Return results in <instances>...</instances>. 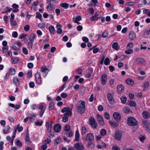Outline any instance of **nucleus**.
I'll return each mask as SVG.
<instances>
[{"instance_id":"60","label":"nucleus","mask_w":150,"mask_h":150,"mask_svg":"<svg viewBox=\"0 0 150 150\" xmlns=\"http://www.w3.org/2000/svg\"><path fill=\"white\" fill-rule=\"evenodd\" d=\"M47 146L46 143L45 144L43 145L41 147V148L43 150H45L47 148Z\"/></svg>"},{"instance_id":"17","label":"nucleus","mask_w":150,"mask_h":150,"mask_svg":"<svg viewBox=\"0 0 150 150\" xmlns=\"http://www.w3.org/2000/svg\"><path fill=\"white\" fill-rule=\"evenodd\" d=\"M57 32L58 34H61L62 32V30L61 29V25L60 24L58 23L57 25Z\"/></svg>"},{"instance_id":"40","label":"nucleus","mask_w":150,"mask_h":150,"mask_svg":"<svg viewBox=\"0 0 150 150\" xmlns=\"http://www.w3.org/2000/svg\"><path fill=\"white\" fill-rule=\"evenodd\" d=\"M110 124L111 125L114 127H117L118 126V124L115 122H110Z\"/></svg>"},{"instance_id":"11","label":"nucleus","mask_w":150,"mask_h":150,"mask_svg":"<svg viewBox=\"0 0 150 150\" xmlns=\"http://www.w3.org/2000/svg\"><path fill=\"white\" fill-rule=\"evenodd\" d=\"M122 132L120 131L116 132L115 136V138L117 140H120L122 137Z\"/></svg>"},{"instance_id":"26","label":"nucleus","mask_w":150,"mask_h":150,"mask_svg":"<svg viewBox=\"0 0 150 150\" xmlns=\"http://www.w3.org/2000/svg\"><path fill=\"white\" fill-rule=\"evenodd\" d=\"M126 83L132 85L134 83L133 81L131 79H128L126 81Z\"/></svg>"},{"instance_id":"58","label":"nucleus","mask_w":150,"mask_h":150,"mask_svg":"<svg viewBox=\"0 0 150 150\" xmlns=\"http://www.w3.org/2000/svg\"><path fill=\"white\" fill-rule=\"evenodd\" d=\"M23 52L24 54H28V51L26 48L25 47H23Z\"/></svg>"},{"instance_id":"31","label":"nucleus","mask_w":150,"mask_h":150,"mask_svg":"<svg viewBox=\"0 0 150 150\" xmlns=\"http://www.w3.org/2000/svg\"><path fill=\"white\" fill-rule=\"evenodd\" d=\"M100 17V15L95 16H94L91 18L92 21H97Z\"/></svg>"},{"instance_id":"8","label":"nucleus","mask_w":150,"mask_h":150,"mask_svg":"<svg viewBox=\"0 0 150 150\" xmlns=\"http://www.w3.org/2000/svg\"><path fill=\"white\" fill-rule=\"evenodd\" d=\"M136 63L142 65H145L146 64L145 61L143 59L140 58H137L135 59Z\"/></svg>"},{"instance_id":"38","label":"nucleus","mask_w":150,"mask_h":150,"mask_svg":"<svg viewBox=\"0 0 150 150\" xmlns=\"http://www.w3.org/2000/svg\"><path fill=\"white\" fill-rule=\"evenodd\" d=\"M101 135L103 136L105 135L106 134V131L105 129H103L100 131Z\"/></svg>"},{"instance_id":"46","label":"nucleus","mask_w":150,"mask_h":150,"mask_svg":"<svg viewBox=\"0 0 150 150\" xmlns=\"http://www.w3.org/2000/svg\"><path fill=\"white\" fill-rule=\"evenodd\" d=\"M28 45L30 49H32L33 45V42L29 41L28 43Z\"/></svg>"},{"instance_id":"39","label":"nucleus","mask_w":150,"mask_h":150,"mask_svg":"<svg viewBox=\"0 0 150 150\" xmlns=\"http://www.w3.org/2000/svg\"><path fill=\"white\" fill-rule=\"evenodd\" d=\"M43 123L42 121H40L38 120L35 123V124L37 126H41Z\"/></svg>"},{"instance_id":"51","label":"nucleus","mask_w":150,"mask_h":150,"mask_svg":"<svg viewBox=\"0 0 150 150\" xmlns=\"http://www.w3.org/2000/svg\"><path fill=\"white\" fill-rule=\"evenodd\" d=\"M9 71L12 75H14L15 73V70L13 68H10L9 70Z\"/></svg>"},{"instance_id":"5","label":"nucleus","mask_w":150,"mask_h":150,"mask_svg":"<svg viewBox=\"0 0 150 150\" xmlns=\"http://www.w3.org/2000/svg\"><path fill=\"white\" fill-rule=\"evenodd\" d=\"M94 136L93 134L89 133L86 135V138H83V140H86L87 141H93L94 139Z\"/></svg>"},{"instance_id":"61","label":"nucleus","mask_w":150,"mask_h":150,"mask_svg":"<svg viewBox=\"0 0 150 150\" xmlns=\"http://www.w3.org/2000/svg\"><path fill=\"white\" fill-rule=\"evenodd\" d=\"M70 126L69 125H66L65 127V128L64 129V130L66 131H69L70 129Z\"/></svg>"},{"instance_id":"59","label":"nucleus","mask_w":150,"mask_h":150,"mask_svg":"<svg viewBox=\"0 0 150 150\" xmlns=\"http://www.w3.org/2000/svg\"><path fill=\"white\" fill-rule=\"evenodd\" d=\"M16 144L18 146L20 147L22 146V143L20 140H18L16 142Z\"/></svg>"},{"instance_id":"54","label":"nucleus","mask_w":150,"mask_h":150,"mask_svg":"<svg viewBox=\"0 0 150 150\" xmlns=\"http://www.w3.org/2000/svg\"><path fill=\"white\" fill-rule=\"evenodd\" d=\"M38 108L39 109L41 110H45L46 109L45 107H44L42 104H40L39 105Z\"/></svg>"},{"instance_id":"14","label":"nucleus","mask_w":150,"mask_h":150,"mask_svg":"<svg viewBox=\"0 0 150 150\" xmlns=\"http://www.w3.org/2000/svg\"><path fill=\"white\" fill-rule=\"evenodd\" d=\"M101 81L102 84L104 85L106 82L107 80V76L105 74H103L101 77Z\"/></svg>"},{"instance_id":"30","label":"nucleus","mask_w":150,"mask_h":150,"mask_svg":"<svg viewBox=\"0 0 150 150\" xmlns=\"http://www.w3.org/2000/svg\"><path fill=\"white\" fill-rule=\"evenodd\" d=\"M60 6L64 8L65 9L68 8L69 6V4L67 3H63L60 4Z\"/></svg>"},{"instance_id":"13","label":"nucleus","mask_w":150,"mask_h":150,"mask_svg":"<svg viewBox=\"0 0 150 150\" xmlns=\"http://www.w3.org/2000/svg\"><path fill=\"white\" fill-rule=\"evenodd\" d=\"M61 129V125L59 124H57L54 126V130L56 132H58L60 131Z\"/></svg>"},{"instance_id":"22","label":"nucleus","mask_w":150,"mask_h":150,"mask_svg":"<svg viewBox=\"0 0 150 150\" xmlns=\"http://www.w3.org/2000/svg\"><path fill=\"white\" fill-rule=\"evenodd\" d=\"M35 35L33 33H31L30 35L28 40L30 41L33 42L35 38Z\"/></svg>"},{"instance_id":"63","label":"nucleus","mask_w":150,"mask_h":150,"mask_svg":"<svg viewBox=\"0 0 150 150\" xmlns=\"http://www.w3.org/2000/svg\"><path fill=\"white\" fill-rule=\"evenodd\" d=\"M11 18H10V21L11 22H12L14 18V15L13 13H12L11 14Z\"/></svg>"},{"instance_id":"34","label":"nucleus","mask_w":150,"mask_h":150,"mask_svg":"<svg viewBox=\"0 0 150 150\" xmlns=\"http://www.w3.org/2000/svg\"><path fill=\"white\" fill-rule=\"evenodd\" d=\"M88 144V146L90 148H93L94 146V144L92 142L93 141H89Z\"/></svg>"},{"instance_id":"45","label":"nucleus","mask_w":150,"mask_h":150,"mask_svg":"<svg viewBox=\"0 0 150 150\" xmlns=\"http://www.w3.org/2000/svg\"><path fill=\"white\" fill-rule=\"evenodd\" d=\"M66 136L68 137H72L73 135V133L72 132H70L68 133H67L65 134Z\"/></svg>"},{"instance_id":"6","label":"nucleus","mask_w":150,"mask_h":150,"mask_svg":"<svg viewBox=\"0 0 150 150\" xmlns=\"http://www.w3.org/2000/svg\"><path fill=\"white\" fill-rule=\"evenodd\" d=\"M96 117L97 120L100 125H105L103 118L101 115L99 114H97Z\"/></svg>"},{"instance_id":"50","label":"nucleus","mask_w":150,"mask_h":150,"mask_svg":"<svg viewBox=\"0 0 150 150\" xmlns=\"http://www.w3.org/2000/svg\"><path fill=\"white\" fill-rule=\"evenodd\" d=\"M149 86V82L148 81H147L144 83L143 85V87L144 88H146L148 87Z\"/></svg>"},{"instance_id":"29","label":"nucleus","mask_w":150,"mask_h":150,"mask_svg":"<svg viewBox=\"0 0 150 150\" xmlns=\"http://www.w3.org/2000/svg\"><path fill=\"white\" fill-rule=\"evenodd\" d=\"M18 61V59L17 57H12L11 58V62L13 64L17 63Z\"/></svg>"},{"instance_id":"21","label":"nucleus","mask_w":150,"mask_h":150,"mask_svg":"<svg viewBox=\"0 0 150 150\" xmlns=\"http://www.w3.org/2000/svg\"><path fill=\"white\" fill-rule=\"evenodd\" d=\"M79 139V134L78 131H76L75 138V140L76 142H78Z\"/></svg>"},{"instance_id":"7","label":"nucleus","mask_w":150,"mask_h":150,"mask_svg":"<svg viewBox=\"0 0 150 150\" xmlns=\"http://www.w3.org/2000/svg\"><path fill=\"white\" fill-rule=\"evenodd\" d=\"M35 76L36 82L40 84L42 82V80L40 73L38 72L35 74Z\"/></svg>"},{"instance_id":"15","label":"nucleus","mask_w":150,"mask_h":150,"mask_svg":"<svg viewBox=\"0 0 150 150\" xmlns=\"http://www.w3.org/2000/svg\"><path fill=\"white\" fill-rule=\"evenodd\" d=\"M108 98L110 103L112 104L114 103V100L112 94L109 93L107 94Z\"/></svg>"},{"instance_id":"12","label":"nucleus","mask_w":150,"mask_h":150,"mask_svg":"<svg viewBox=\"0 0 150 150\" xmlns=\"http://www.w3.org/2000/svg\"><path fill=\"white\" fill-rule=\"evenodd\" d=\"M46 125L47 127V130L50 132H51L52 128V122L49 120L47 121L46 123Z\"/></svg>"},{"instance_id":"3","label":"nucleus","mask_w":150,"mask_h":150,"mask_svg":"<svg viewBox=\"0 0 150 150\" xmlns=\"http://www.w3.org/2000/svg\"><path fill=\"white\" fill-rule=\"evenodd\" d=\"M89 122L90 125L92 126L93 128L96 129L98 124L95 119L92 117H90L89 119Z\"/></svg>"},{"instance_id":"53","label":"nucleus","mask_w":150,"mask_h":150,"mask_svg":"<svg viewBox=\"0 0 150 150\" xmlns=\"http://www.w3.org/2000/svg\"><path fill=\"white\" fill-rule=\"evenodd\" d=\"M143 124L146 127V128L148 127V125H149V122L146 120L144 121L143 122Z\"/></svg>"},{"instance_id":"52","label":"nucleus","mask_w":150,"mask_h":150,"mask_svg":"<svg viewBox=\"0 0 150 150\" xmlns=\"http://www.w3.org/2000/svg\"><path fill=\"white\" fill-rule=\"evenodd\" d=\"M17 128L18 130V132H21L23 129V127L22 126H20L19 124L17 125Z\"/></svg>"},{"instance_id":"24","label":"nucleus","mask_w":150,"mask_h":150,"mask_svg":"<svg viewBox=\"0 0 150 150\" xmlns=\"http://www.w3.org/2000/svg\"><path fill=\"white\" fill-rule=\"evenodd\" d=\"M47 3L48 4H50L53 6V5L56 4V1L54 0H47Z\"/></svg>"},{"instance_id":"57","label":"nucleus","mask_w":150,"mask_h":150,"mask_svg":"<svg viewBox=\"0 0 150 150\" xmlns=\"http://www.w3.org/2000/svg\"><path fill=\"white\" fill-rule=\"evenodd\" d=\"M124 111L125 112L128 113L130 111V109L129 108L126 107L125 108Z\"/></svg>"},{"instance_id":"64","label":"nucleus","mask_w":150,"mask_h":150,"mask_svg":"<svg viewBox=\"0 0 150 150\" xmlns=\"http://www.w3.org/2000/svg\"><path fill=\"white\" fill-rule=\"evenodd\" d=\"M112 149L113 150H120V148L117 146H113L112 148Z\"/></svg>"},{"instance_id":"55","label":"nucleus","mask_w":150,"mask_h":150,"mask_svg":"<svg viewBox=\"0 0 150 150\" xmlns=\"http://www.w3.org/2000/svg\"><path fill=\"white\" fill-rule=\"evenodd\" d=\"M30 26L29 25H25L24 28V30L25 31H28L29 29Z\"/></svg>"},{"instance_id":"2","label":"nucleus","mask_w":150,"mask_h":150,"mask_svg":"<svg viewBox=\"0 0 150 150\" xmlns=\"http://www.w3.org/2000/svg\"><path fill=\"white\" fill-rule=\"evenodd\" d=\"M127 123L129 126H135L137 125V122L134 118L132 117H129L127 118Z\"/></svg>"},{"instance_id":"25","label":"nucleus","mask_w":150,"mask_h":150,"mask_svg":"<svg viewBox=\"0 0 150 150\" xmlns=\"http://www.w3.org/2000/svg\"><path fill=\"white\" fill-rule=\"evenodd\" d=\"M112 47L113 49L116 50H118L119 49V47L118 46V44L116 42H115L113 44Z\"/></svg>"},{"instance_id":"18","label":"nucleus","mask_w":150,"mask_h":150,"mask_svg":"<svg viewBox=\"0 0 150 150\" xmlns=\"http://www.w3.org/2000/svg\"><path fill=\"white\" fill-rule=\"evenodd\" d=\"M49 30L51 34H54L55 32V29L53 26L51 25L49 27Z\"/></svg>"},{"instance_id":"28","label":"nucleus","mask_w":150,"mask_h":150,"mask_svg":"<svg viewBox=\"0 0 150 150\" xmlns=\"http://www.w3.org/2000/svg\"><path fill=\"white\" fill-rule=\"evenodd\" d=\"M87 129L84 126H83L82 127L81 134L82 135H84L87 132Z\"/></svg>"},{"instance_id":"10","label":"nucleus","mask_w":150,"mask_h":150,"mask_svg":"<svg viewBox=\"0 0 150 150\" xmlns=\"http://www.w3.org/2000/svg\"><path fill=\"white\" fill-rule=\"evenodd\" d=\"M117 88L118 93L120 94H121L124 91L125 87L123 85L120 84L117 85Z\"/></svg>"},{"instance_id":"44","label":"nucleus","mask_w":150,"mask_h":150,"mask_svg":"<svg viewBox=\"0 0 150 150\" xmlns=\"http://www.w3.org/2000/svg\"><path fill=\"white\" fill-rule=\"evenodd\" d=\"M110 62L109 59L108 58H106L105 60L104 63L105 65H109Z\"/></svg>"},{"instance_id":"49","label":"nucleus","mask_w":150,"mask_h":150,"mask_svg":"<svg viewBox=\"0 0 150 150\" xmlns=\"http://www.w3.org/2000/svg\"><path fill=\"white\" fill-rule=\"evenodd\" d=\"M53 6L50 5V4H48L47 6V9L48 11H52L53 9Z\"/></svg>"},{"instance_id":"62","label":"nucleus","mask_w":150,"mask_h":150,"mask_svg":"<svg viewBox=\"0 0 150 150\" xmlns=\"http://www.w3.org/2000/svg\"><path fill=\"white\" fill-rule=\"evenodd\" d=\"M133 44L132 43L130 42L129 43L127 46V47L128 48H132L133 47Z\"/></svg>"},{"instance_id":"33","label":"nucleus","mask_w":150,"mask_h":150,"mask_svg":"<svg viewBox=\"0 0 150 150\" xmlns=\"http://www.w3.org/2000/svg\"><path fill=\"white\" fill-rule=\"evenodd\" d=\"M108 31L106 30L105 31L102 33V37L104 38H106L108 36Z\"/></svg>"},{"instance_id":"42","label":"nucleus","mask_w":150,"mask_h":150,"mask_svg":"<svg viewBox=\"0 0 150 150\" xmlns=\"http://www.w3.org/2000/svg\"><path fill=\"white\" fill-rule=\"evenodd\" d=\"M70 108L69 107H64L61 110V112L62 113H64L65 112H67L69 110Z\"/></svg>"},{"instance_id":"47","label":"nucleus","mask_w":150,"mask_h":150,"mask_svg":"<svg viewBox=\"0 0 150 150\" xmlns=\"http://www.w3.org/2000/svg\"><path fill=\"white\" fill-rule=\"evenodd\" d=\"M42 17L41 14L38 12L36 13V17L40 19V20L42 21V20L41 19V18Z\"/></svg>"},{"instance_id":"37","label":"nucleus","mask_w":150,"mask_h":150,"mask_svg":"<svg viewBox=\"0 0 150 150\" xmlns=\"http://www.w3.org/2000/svg\"><path fill=\"white\" fill-rule=\"evenodd\" d=\"M61 141V138L60 137H58L57 139L55 140L54 141V143L57 144H58L60 143Z\"/></svg>"},{"instance_id":"19","label":"nucleus","mask_w":150,"mask_h":150,"mask_svg":"<svg viewBox=\"0 0 150 150\" xmlns=\"http://www.w3.org/2000/svg\"><path fill=\"white\" fill-rule=\"evenodd\" d=\"M129 37L130 39L134 40L136 38V35L133 32H130L129 34Z\"/></svg>"},{"instance_id":"16","label":"nucleus","mask_w":150,"mask_h":150,"mask_svg":"<svg viewBox=\"0 0 150 150\" xmlns=\"http://www.w3.org/2000/svg\"><path fill=\"white\" fill-rule=\"evenodd\" d=\"M143 117L145 119H147L149 117V114L146 111H144L142 113Z\"/></svg>"},{"instance_id":"32","label":"nucleus","mask_w":150,"mask_h":150,"mask_svg":"<svg viewBox=\"0 0 150 150\" xmlns=\"http://www.w3.org/2000/svg\"><path fill=\"white\" fill-rule=\"evenodd\" d=\"M120 100L122 102L123 104H125L126 103L127 101V98L125 96H123L120 98Z\"/></svg>"},{"instance_id":"1","label":"nucleus","mask_w":150,"mask_h":150,"mask_svg":"<svg viewBox=\"0 0 150 150\" xmlns=\"http://www.w3.org/2000/svg\"><path fill=\"white\" fill-rule=\"evenodd\" d=\"M76 110L79 113L81 114L83 113L86 110L85 102L82 100H80L76 105Z\"/></svg>"},{"instance_id":"43","label":"nucleus","mask_w":150,"mask_h":150,"mask_svg":"<svg viewBox=\"0 0 150 150\" xmlns=\"http://www.w3.org/2000/svg\"><path fill=\"white\" fill-rule=\"evenodd\" d=\"M133 52L132 50L131 49H127L125 51V53L127 54H130L132 53Z\"/></svg>"},{"instance_id":"48","label":"nucleus","mask_w":150,"mask_h":150,"mask_svg":"<svg viewBox=\"0 0 150 150\" xmlns=\"http://www.w3.org/2000/svg\"><path fill=\"white\" fill-rule=\"evenodd\" d=\"M104 117L107 120H108L110 118V116L109 113L107 112H105L104 113Z\"/></svg>"},{"instance_id":"35","label":"nucleus","mask_w":150,"mask_h":150,"mask_svg":"<svg viewBox=\"0 0 150 150\" xmlns=\"http://www.w3.org/2000/svg\"><path fill=\"white\" fill-rule=\"evenodd\" d=\"M54 108V104L52 101H51L49 104V109L50 110H52Z\"/></svg>"},{"instance_id":"23","label":"nucleus","mask_w":150,"mask_h":150,"mask_svg":"<svg viewBox=\"0 0 150 150\" xmlns=\"http://www.w3.org/2000/svg\"><path fill=\"white\" fill-rule=\"evenodd\" d=\"M73 105H72V108L71 109H69V110H68L67 112L64 114V115H67L69 116H71L72 115V113L71 112V110L72 107H73Z\"/></svg>"},{"instance_id":"36","label":"nucleus","mask_w":150,"mask_h":150,"mask_svg":"<svg viewBox=\"0 0 150 150\" xmlns=\"http://www.w3.org/2000/svg\"><path fill=\"white\" fill-rule=\"evenodd\" d=\"M144 13L147 14L148 16H150V11L148 9H145L143 10Z\"/></svg>"},{"instance_id":"27","label":"nucleus","mask_w":150,"mask_h":150,"mask_svg":"<svg viewBox=\"0 0 150 150\" xmlns=\"http://www.w3.org/2000/svg\"><path fill=\"white\" fill-rule=\"evenodd\" d=\"M81 19V17L80 16H77L74 20V22L78 24H80V23L78 22V21H80Z\"/></svg>"},{"instance_id":"20","label":"nucleus","mask_w":150,"mask_h":150,"mask_svg":"<svg viewBox=\"0 0 150 150\" xmlns=\"http://www.w3.org/2000/svg\"><path fill=\"white\" fill-rule=\"evenodd\" d=\"M13 83L16 86H18L19 85V81L17 77H15L13 78Z\"/></svg>"},{"instance_id":"41","label":"nucleus","mask_w":150,"mask_h":150,"mask_svg":"<svg viewBox=\"0 0 150 150\" xmlns=\"http://www.w3.org/2000/svg\"><path fill=\"white\" fill-rule=\"evenodd\" d=\"M25 141L28 143H30V140L29 137V135L27 133L26 134V137L25 139Z\"/></svg>"},{"instance_id":"9","label":"nucleus","mask_w":150,"mask_h":150,"mask_svg":"<svg viewBox=\"0 0 150 150\" xmlns=\"http://www.w3.org/2000/svg\"><path fill=\"white\" fill-rule=\"evenodd\" d=\"M114 119L117 121H119L121 119V116L120 114L117 112H114L113 114Z\"/></svg>"},{"instance_id":"4","label":"nucleus","mask_w":150,"mask_h":150,"mask_svg":"<svg viewBox=\"0 0 150 150\" xmlns=\"http://www.w3.org/2000/svg\"><path fill=\"white\" fill-rule=\"evenodd\" d=\"M74 147L77 150H83L84 147L81 142H77L74 145Z\"/></svg>"},{"instance_id":"56","label":"nucleus","mask_w":150,"mask_h":150,"mask_svg":"<svg viewBox=\"0 0 150 150\" xmlns=\"http://www.w3.org/2000/svg\"><path fill=\"white\" fill-rule=\"evenodd\" d=\"M129 105L131 106L135 107L136 105V103L134 101H131L130 102Z\"/></svg>"}]
</instances>
